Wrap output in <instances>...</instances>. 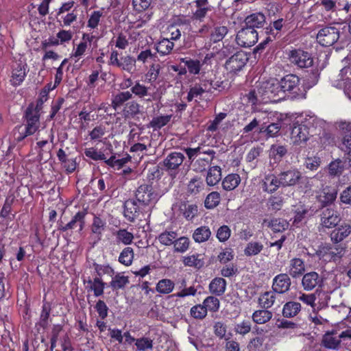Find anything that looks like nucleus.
I'll list each match as a JSON object with an SVG mask.
<instances>
[{"mask_svg": "<svg viewBox=\"0 0 351 351\" xmlns=\"http://www.w3.org/2000/svg\"><path fill=\"white\" fill-rule=\"evenodd\" d=\"M347 245L346 244H339L332 245L330 243H324L320 245L315 251V256L324 263H340L342 258L347 252Z\"/></svg>", "mask_w": 351, "mask_h": 351, "instance_id": "1", "label": "nucleus"}, {"mask_svg": "<svg viewBox=\"0 0 351 351\" xmlns=\"http://www.w3.org/2000/svg\"><path fill=\"white\" fill-rule=\"evenodd\" d=\"M135 199L149 210L150 206L154 205L158 201V193L151 184H144L140 185L136 189Z\"/></svg>", "mask_w": 351, "mask_h": 351, "instance_id": "2", "label": "nucleus"}, {"mask_svg": "<svg viewBox=\"0 0 351 351\" xmlns=\"http://www.w3.org/2000/svg\"><path fill=\"white\" fill-rule=\"evenodd\" d=\"M119 56V52L117 50H112L110 56L109 64L129 73H133L136 69V58L130 55L123 56L120 58Z\"/></svg>", "mask_w": 351, "mask_h": 351, "instance_id": "3", "label": "nucleus"}, {"mask_svg": "<svg viewBox=\"0 0 351 351\" xmlns=\"http://www.w3.org/2000/svg\"><path fill=\"white\" fill-rule=\"evenodd\" d=\"M249 58L245 52L237 51L226 60L225 69L232 76L238 75L245 66Z\"/></svg>", "mask_w": 351, "mask_h": 351, "instance_id": "4", "label": "nucleus"}, {"mask_svg": "<svg viewBox=\"0 0 351 351\" xmlns=\"http://www.w3.org/2000/svg\"><path fill=\"white\" fill-rule=\"evenodd\" d=\"M184 158L181 152H171L162 161V169L173 179L177 176Z\"/></svg>", "mask_w": 351, "mask_h": 351, "instance_id": "5", "label": "nucleus"}, {"mask_svg": "<svg viewBox=\"0 0 351 351\" xmlns=\"http://www.w3.org/2000/svg\"><path fill=\"white\" fill-rule=\"evenodd\" d=\"M287 55L291 64L298 68H308L313 65V59L311 55L302 49H291Z\"/></svg>", "mask_w": 351, "mask_h": 351, "instance_id": "6", "label": "nucleus"}, {"mask_svg": "<svg viewBox=\"0 0 351 351\" xmlns=\"http://www.w3.org/2000/svg\"><path fill=\"white\" fill-rule=\"evenodd\" d=\"M123 215L130 222H134L139 216L149 211L143 207L136 199L126 200L123 205Z\"/></svg>", "mask_w": 351, "mask_h": 351, "instance_id": "7", "label": "nucleus"}, {"mask_svg": "<svg viewBox=\"0 0 351 351\" xmlns=\"http://www.w3.org/2000/svg\"><path fill=\"white\" fill-rule=\"evenodd\" d=\"M339 38V30L334 26H326L319 30L317 40L323 47L333 45Z\"/></svg>", "mask_w": 351, "mask_h": 351, "instance_id": "8", "label": "nucleus"}, {"mask_svg": "<svg viewBox=\"0 0 351 351\" xmlns=\"http://www.w3.org/2000/svg\"><path fill=\"white\" fill-rule=\"evenodd\" d=\"M258 39L256 29L244 25L238 32L236 36L237 43L245 48H249L256 44Z\"/></svg>", "mask_w": 351, "mask_h": 351, "instance_id": "9", "label": "nucleus"}, {"mask_svg": "<svg viewBox=\"0 0 351 351\" xmlns=\"http://www.w3.org/2000/svg\"><path fill=\"white\" fill-rule=\"evenodd\" d=\"M90 228L92 234L90 239L93 240L92 245L94 246L101 240L104 233L107 229L106 220L94 215Z\"/></svg>", "mask_w": 351, "mask_h": 351, "instance_id": "10", "label": "nucleus"}, {"mask_svg": "<svg viewBox=\"0 0 351 351\" xmlns=\"http://www.w3.org/2000/svg\"><path fill=\"white\" fill-rule=\"evenodd\" d=\"M87 214L88 210L86 208H84L82 210L78 211L66 224L64 225L62 222L59 223L58 228V230L61 232H66L68 230H73L78 226L79 230H83L85 227V219Z\"/></svg>", "mask_w": 351, "mask_h": 351, "instance_id": "11", "label": "nucleus"}, {"mask_svg": "<svg viewBox=\"0 0 351 351\" xmlns=\"http://www.w3.org/2000/svg\"><path fill=\"white\" fill-rule=\"evenodd\" d=\"M291 280L288 274L281 273L272 280L271 290L276 294H285L291 289Z\"/></svg>", "mask_w": 351, "mask_h": 351, "instance_id": "12", "label": "nucleus"}, {"mask_svg": "<svg viewBox=\"0 0 351 351\" xmlns=\"http://www.w3.org/2000/svg\"><path fill=\"white\" fill-rule=\"evenodd\" d=\"M265 95L271 102L280 101L286 97L280 81L277 80L267 83L265 88Z\"/></svg>", "mask_w": 351, "mask_h": 351, "instance_id": "13", "label": "nucleus"}, {"mask_svg": "<svg viewBox=\"0 0 351 351\" xmlns=\"http://www.w3.org/2000/svg\"><path fill=\"white\" fill-rule=\"evenodd\" d=\"M341 221L339 212L332 208H326L320 215V224L325 228H332Z\"/></svg>", "mask_w": 351, "mask_h": 351, "instance_id": "14", "label": "nucleus"}, {"mask_svg": "<svg viewBox=\"0 0 351 351\" xmlns=\"http://www.w3.org/2000/svg\"><path fill=\"white\" fill-rule=\"evenodd\" d=\"M282 186H293L298 184L302 178L301 172L296 168H290L278 174Z\"/></svg>", "mask_w": 351, "mask_h": 351, "instance_id": "15", "label": "nucleus"}, {"mask_svg": "<svg viewBox=\"0 0 351 351\" xmlns=\"http://www.w3.org/2000/svg\"><path fill=\"white\" fill-rule=\"evenodd\" d=\"M309 127L305 122L299 123L295 121L293 124L291 132V138L295 144H299L302 142H306L309 136Z\"/></svg>", "mask_w": 351, "mask_h": 351, "instance_id": "16", "label": "nucleus"}, {"mask_svg": "<svg viewBox=\"0 0 351 351\" xmlns=\"http://www.w3.org/2000/svg\"><path fill=\"white\" fill-rule=\"evenodd\" d=\"M351 234V225L348 223H342L339 226H337L330 233V239L333 244L339 245L343 244L342 242L345 241Z\"/></svg>", "mask_w": 351, "mask_h": 351, "instance_id": "17", "label": "nucleus"}, {"mask_svg": "<svg viewBox=\"0 0 351 351\" xmlns=\"http://www.w3.org/2000/svg\"><path fill=\"white\" fill-rule=\"evenodd\" d=\"M337 194L338 189L336 186H326L317 196V199L322 208H327L335 202Z\"/></svg>", "mask_w": 351, "mask_h": 351, "instance_id": "18", "label": "nucleus"}, {"mask_svg": "<svg viewBox=\"0 0 351 351\" xmlns=\"http://www.w3.org/2000/svg\"><path fill=\"white\" fill-rule=\"evenodd\" d=\"M285 94L298 95L300 90V79L294 74H288L280 80Z\"/></svg>", "mask_w": 351, "mask_h": 351, "instance_id": "19", "label": "nucleus"}, {"mask_svg": "<svg viewBox=\"0 0 351 351\" xmlns=\"http://www.w3.org/2000/svg\"><path fill=\"white\" fill-rule=\"evenodd\" d=\"M149 87L141 83L140 80H136L129 91L132 93V98L134 95L145 102H151L154 100V95L149 93Z\"/></svg>", "mask_w": 351, "mask_h": 351, "instance_id": "20", "label": "nucleus"}, {"mask_svg": "<svg viewBox=\"0 0 351 351\" xmlns=\"http://www.w3.org/2000/svg\"><path fill=\"white\" fill-rule=\"evenodd\" d=\"M323 278L315 271L304 274L302 278V286L305 291H311L322 287Z\"/></svg>", "mask_w": 351, "mask_h": 351, "instance_id": "21", "label": "nucleus"}, {"mask_svg": "<svg viewBox=\"0 0 351 351\" xmlns=\"http://www.w3.org/2000/svg\"><path fill=\"white\" fill-rule=\"evenodd\" d=\"M32 113L30 109L25 110L23 115L24 118V129L26 130V133L32 134V135L36 132L40 127V116L36 114Z\"/></svg>", "mask_w": 351, "mask_h": 351, "instance_id": "22", "label": "nucleus"}, {"mask_svg": "<svg viewBox=\"0 0 351 351\" xmlns=\"http://www.w3.org/2000/svg\"><path fill=\"white\" fill-rule=\"evenodd\" d=\"M27 76L26 64L16 63L12 66L10 82L12 86H20Z\"/></svg>", "mask_w": 351, "mask_h": 351, "instance_id": "23", "label": "nucleus"}, {"mask_svg": "<svg viewBox=\"0 0 351 351\" xmlns=\"http://www.w3.org/2000/svg\"><path fill=\"white\" fill-rule=\"evenodd\" d=\"M266 23L265 15L261 12H256L247 15L244 20V25L256 29L263 28Z\"/></svg>", "mask_w": 351, "mask_h": 351, "instance_id": "24", "label": "nucleus"}, {"mask_svg": "<svg viewBox=\"0 0 351 351\" xmlns=\"http://www.w3.org/2000/svg\"><path fill=\"white\" fill-rule=\"evenodd\" d=\"M139 36V33L135 31L130 32L128 31L121 32L112 39L111 42H114L115 47L119 49H125L129 45V40H136Z\"/></svg>", "mask_w": 351, "mask_h": 351, "instance_id": "25", "label": "nucleus"}, {"mask_svg": "<svg viewBox=\"0 0 351 351\" xmlns=\"http://www.w3.org/2000/svg\"><path fill=\"white\" fill-rule=\"evenodd\" d=\"M282 186L278 176L269 173L265 176L261 182V188L264 192L273 193Z\"/></svg>", "mask_w": 351, "mask_h": 351, "instance_id": "26", "label": "nucleus"}, {"mask_svg": "<svg viewBox=\"0 0 351 351\" xmlns=\"http://www.w3.org/2000/svg\"><path fill=\"white\" fill-rule=\"evenodd\" d=\"M305 271L304 261L300 258H293L290 260L288 267V274L293 278H298L304 275Z\"/></svg>", "mask_w": 351, "mask_h": 351, "instance_id": "27", "label": "nucleus"}, {"mask_svg": "<svg viewBox=\"0 0 351 351\" xmlns=\"http://www.w3.org/2000/svg\"><path fill=\"white\" fill-rule=\"evenodd\" d=\"M57 157L67 174L75 171L77 166L76 158H68L65 152L61 148L57 152Z\"/></svg>", "mask_w": 351, "mask_h": 351, "instance_id": "28", "label": "nucleus"}, {"mask_svg": "<svg viewBox=\"0 0 351 351\" xmlns=\"http://www.w3.org/2000/svg\"><path fill=\"white\" fill-rule=\"evenodd\" d=\"M141 106L136 100L125 103L122 109V116L125 119H132L141 113Z\"/></svg>", "mask_w": 351, "mask_h": 351, "instance_id": "29", "label": "nucleus"}, {"mask_svg": "<svg viewBox=\"0 0 351 351\" xmlns=\"http://www.w3.org/2000/svg\"><path fill=\"white\" fill-rule=\"evenodd\" d=\"M174 43L170 41L165 36H161L160 39L154 43V49L160 56L169 55L174 48Z\"/></svg>", "mask_w": 351, "mask_h": 351, "instance_id": "30", "label": "nucleus"}, {"mask_svg": "<svg viewBox=\"0 0 351 351\" xmlns=\"http://www.w3.org/2000/svg\"><path fill=\"white\" fill-rule=\"evenodd\" d=\"M51 309V303L46 300L45 295L43 300V305L38 322V325L43 329L47 328L49 325V319Z\"/></svg>", "mask_w": 351, "mask_h": 351, "instance_id": "31", "label": "nucleus"}, {"mask_svg": "<svg viewBox=\"0 0 351 351\" xmlns=\"http://www.w3.org/2000/svg\"><path fill=\"white\" fill-rule=\"evenodd\" d=\"M226 280L221 277L213 278L208 286L210 292L217 296H221L224 294L226 290Z\"/></svg>", "mask_w": 351, "mask_h": 351, "instance_id": "32", "label": "nucleus"}, {"mask_svg": "<svg viewBox=\"0 0 351 351\" xmlns=\"http://www.w3.org/2000/svg\"><path fill=\"white\" fill-rule=\"evenodd\" d=\"M115 237L117 243L123 244L126 247L132 244L134 240V234L125 228H120L112 232Z\"/></svg>", "mask_w": 351, "mask_h": 351, "instance_id": "33", "label": "nucleus"}, {"mask_svg": "<svg viewBox=\"0 0 351 351\" xmlns=\"http://www.w3.org/2000/svg\"><path fill=\"white\" fill-rule=\"evenodd\" d=\"M87 283L89 285L88 291H93L95 297H99L104 294L106 283L103 281L102 278L95 277L93 279H89Z\"/></svg>", "mask_w": 351, "mask_h": 351, "instance_id": "34", "label": "nucleus"}, {"mask_svg": "<svg viewBox=\"0 0 351 351\" xmlns=\"http://www.w3.org/2000/svg\"><path fill=\"white\" fill-rule=\"evenodd\" d=\"M111 281L109 283V287L113 291H118L120 289H124L125 287L130 283L129 277L124 276L121 273H117L114 274Z\"/></svg>", "mask_w": 351, "mask_h": 351, "instance_id": "35", "label": "nucleus"}, {"mask_svg": "<svg viewBox=\"0 0 351 351\" xmlns=\"http://www.w3.org/2000/svg\"><path fill=\"white\" fill-rule=\"evenodd\" d=\"M301 308V304L298 302H287L282 307V315L286 318L294 317L300 312Z\"/></svg>", "mask_w": 351, "mask_h": 351, "instance_id": "36", "label": "nucleus"}, {"mask_svg": "<svg viewBox=\"0 0 351 351\" xmlns=\"http://www.w3.org/2000/svg\"><path fill=\"white\" fill-rule=\"evenodd\" d=\"M204 189V183L202 178L195 176L191 179L187 184L186 193L189 195L195 196Z\"/></svg>", "mask_w": 351, "mask_h": 351, "instance_id": "37", "label": "nucleus"}, {"mask_svg": "<svg viewBox=\"0 0 351 351\" xmlns=\"http://www.w3.org/2000/svg\"><path fill=\"white\" fill-rule=\"evenodd\" d=\"M276 293L273 291H267L261 293L258 299V303L262 308L269 309L275 303Z\"/></svg>", "mask_w": 351, "mask_h": 351, "instance_id": "38", "label": "nucleus"}, {"mask_svg": "<svg viewBox=\"0 0 351 351\" xmlns=\"http://www.w3.org/2000/svg\"><path fill=\"white\" fill-rule=\"evenodd\" d=\"M344 131L343 145L345 146L344 151L348 155V159L351 162V123H342L340 125Z\"/></svg>", "mask_w": 351, "mask_h": 351, "instance_id": "39", "label": "nucleus"}, {"mask_svg": "<svg viewBox=\"0 0 351 351\" xmlns=\"http://www.w3.org/2000/svg\"><path fill=\"white\" fill-rule=\"evenodd\" d=\"M132 99V93L130 91H122L115 95L111 101V106L114 110H117L121 106L123 107L124 104Z\"/></svg>", "mask_w": 351, "mask_h": 351, "instance_id": "40", "label": "nucleus"}, {"mask_svg": "<svg viewBox=\"0 0 351 351\" xmlns=\"http://www.w3.org/2000/svg\"><path fill=\"white\" fill-rule=\"evenodd\" d=\"M180 62L184 63L188 69V72L194 75H198L200 73L203 65L199 60L190 58H180Z\"/></svg>", "mask_w": 351, "mask_h": 351, "instance_id": "41", "label": "nucleus"}, {"mask_svg": "<svg viewBox=\"0 0 351 351\" xmlns=\"http://www.w3.org/2000/svg\"><path fill=\"white\" fill-rule=\"evenodd\" d=\"M273 313L268 309H259L255 311L252 315V320L257 324H264L272 318Z\"/></svg>", "mask_w": 351, "mask_h": 351, "instance_id": "42", "label": "nucleus"}, {"mask_svg": "<svg viewBox=\"0 0 351 351\" xmlns=\"http://www.w3.org/2000/svg\"><path fill=\"white\" fill-rule=\"evenodd\" d=\"M221 179V170L219 166L210 167L208 171L206 181L208 185L215 186Z\"/></svg>", "mask_w": 351, "mask_h": 351, "instance_id": "43", "label": "nucleus"}, {"mask_svg": "<svg viewBox=\"0 0 351 351\" xmlns=\"http://www.w3.org/2000/svg\"><path fill=\"white\" fill-rule=\"evenodd\" d=\"M211 236V231L209 227L202 226L197 228L193 233V239L196 243H203L209 239Z\"/></svg>", "mask_w": 351, "mask_h": 351, "instance_id": "44", "label": "nucleus"}, {"mask_svg": "<svg viewBox=\"0 0 351 351\" xmlns=\"http://www.w3.org/2000/svg\"><path fill=\"white\" fill-rule=\"evenodd\" d=\"M241 182V177L237 173L227 175L222 181L223 189L226 191H232L238 186Z\"/></svg>", "mask_w": 351, "mask_h": 351, "instance_id": "45", "label": "nucleus"}, {"mask_svg": "<svg viewBox=\"0 0 351 351\" xmlns=\"http://www.w3.org/2000/svg\"><path fill=\"white\" fill-rule=\"evenodd\" d=\"M134 258V252L132 247H125L121 252L118 261L125 267L132 265Z\"/></svg>", "mask_w": 351, "mask_h": 351, "instance_id": "46", "label": "nucleus"}, {"mask_svg": "<svg viewBox=\"0 0 351 351\" xmlns=\"http://www.w3.org/2000/svg\"><path fill=\"white\" fill-rule=\"evenodd\" d=\"M175 287V283L173 280L168 278L160 280L156 286V291L162 295L169 294L173 291Z\"/></svg>", "mask_w": 351, "mask_h": 351, "instance_id": "47", "label": "nucleus"}, {"mask_svg": "<svg viewBox=\"0 0 351 351\" xmlns=\"http://www.w3.org/2000/svg\"><path fill=\"white\" fill-rule=\"evenodd\" d=\"M172 118L171 114L160 115L154 117L149 123L148 127L154 130H158L167 125Z\"/></svg>", "mask_w": 351, "mask_h": 351, "instance_id": "48", "label": "nucleus"}, {"mask_svg": "<svg viewBox=\"0 0 351 351\" xmlns=\"http://www.w3.org/2000/svg\"><path fill=\"white\" fill-rule=\"evenodd\" d=\"M93 267L97 274L95 277H99L101 278L104 275H108L112 277L115 273L114 269L108 264L101 265L94 262L93 263Z\"/></svg>", "mask_w": 351, "mask_h": 351, "instance_id": "49", "label": "nucleus"}, {"mask_svg": "<svg viewBox=\"0 0 351 351\" xmlns=\"http://www.w3.org/2000/svg\"><path fill=\"white\" fill-rule=\"evenodd\" d=\"M283 21V19H279L274 21L266 28V33L271 36L273 39H276L277 37H280L279 32L282 29Z\"/></svg>", "mask_w": 351, "mask_h": 351, "instance_id": "50", "label": "nucleus"}, {"mask_svg": "<svg viewBox=\"0 0 351 351\" xmlns=\"http://www.w3.org/2000/svg\"><path fill=\"white\" fill-rule=\"evenodd\" d=\"M263 245L261 242L250 241L244 249V254L247 256H252L258 255L263 250Z\"/></svg>", "mask_w": 351, "mask_h": 351, "instance_id": "51", "label": "nucleus"}, {"mask_svg": "<svg viewBox=\"0 0 351 351\" xmlns=\"http://www.w3.org/2000/svg\"><path fill=\"white\" fill-rule=\"evenodd\" d=\"M215 158L212 156H202L199 158L194 162V167L196 171L202 172L205 171L211 164V162Z\"/></svg>", "mask_w": 351, "mask_h": 351, "instance_id": "52", "label": "nucleus"}, {"mask_svg": "<svg viewBox=\"0 0 351 351\" xmlns=\"http://www.w3.org/2000/svg\"><path fill=\"white\" fill-rule=\"evenodd\" d=\"M340 338L333 337L331 334L327 333L324 335L322 339V345L328 349L336 350L340 345Z\"/></svg>", "mask_w": 351, "mask_h": 351, "instance_id": "53", "label": "nucleus"}, {"mask_svg": "<svg viewBox=\"0 0 351 351\" xmlns=\"http://www.w3.org/2000/svg\"><path fill=\"white\" fill-rule=\"evenodd\" d=\"M205 93V90L201 86L200 84H196L191 87L186 97L189 102L192 101L193 99L197 101L201 99L202 95Z\"/></svg>", "mask_w": 351, "mask_h": 351, "instance_id": "54", "label": "nucleus"}, {"mask_svg": "<svg viewBox=\"0 0 351 351\" xmlns=\"http://www.w3.org/2000/svg\"><path fill=\"white\" fill-rule=\"evenodd\" d=\"M183 263L185 266L193 267L197 269L202 268L204 265V261L199 258V254L185 256L183 260Z\"/></svg>", "mask_w": 351, "mask_h": 351, "instance_id": "55", "label": "nucleus"}, {"mask_svg": "<svg viewBox=\"0 0 351 351\" xmlns=\"http://www.w3.org/2000/svg\"><path fill=\"white\" fill-rule=\"evenodd\" d=\"M268 226L274 232H282L288 228L289 223L283 219H273L269 223Z\"/></svg>", "mask_w": 351, "mask_h": 351, "instance_id": "56", "label": "nucleus"}, {"mask_svg": "<svg viewBox=\"0 0 351 351\" xmlns=\"http://www.w3.org/2000/svg\"><path fill=\"white\" fill-rule=\"evenodd\" d=\"M177 236L176 232L165 231L158 235V239L162 245L169 246L173 244Z\"/></svg>", "mask_w": 351, "mask_h": 351, "instance_id": "57", "label": "nucleus"}, {"mask_svg": "<svg viewBox=\"0 0 351 351\" xmlns=\"http://www.w3.org/2000/svg\"><path fill=\"white\" fill-rule=\"evenodd\" d=\"M221 199L220 194L217 191L210 193L204 200V206L207 209H213L217 207Z\"/></svg>", "mask_w": 351, "mask_h": 351, "instance_id": "58", "label": "nucleus"}, {"mask_svg": "<svg viewBox=\"0 0 351 351\" xmlns=\"http://www.w3.org/2000/svg\"><path fill=\"white\" fill-rule=\"evenodd\" d=\"M135 346L138 351L152 350L154 346V341L149 337H143L136 339Z\"/></svg>", "mask_w": 351, "mask_h": 351, "instance_id": "59", "label": "nucleus"}, {"mask_svg": "<svg viewBox=\"0 0 351 351\" xmlns=\"http://www.w3.org/2000/svg\"><path fill=\"white\" fill-rule=\"evenodd\" d=\"M190 315L196 319H203L207 315V308L203 304H196L191 308Z\"/></svg>", "mask_w": 351, "mask_h": 351, "instance_id": "60", "label": "nucleus"}, {"mask_svg": "<svg viewBox=\"0 0 351 351\" xmlns=\"http://www.w3.org/2000/svg\"><path fill=\"white\" fill-rule=\"evenodd\" d=\"M227 33L228 28L226 26L216 27L210 34V40L213 43H217L222 40Z\"/></svg>", "mask_w": 351, "mask_h": 351, "instance_id": "61", "label": "nucleus"}, {"mask_svg": "<svg viewBox=\"0 0 351 351\" xmlns=\"http://www.w3.org/2000/svg\"><path fill=\"white\" fill-rule=\"evenodd\" d=\"M189 239L186 237L176 239L173 243L174 251L177 252H185L189 247Z\"/></svg>", "mask_w": 351, "mask_h": 351, "instance_id": "62", "label": "nucleus"}, {"mask_svg": "<svg viewBox=\"0 0 351 351\" xmlns=\"http://www.w3.org/2000/svg\"><path fill=\"white\" fill-rule=\"evenodd\" d=\"M157 58L156 53H152L150 49L141 50L137 55L136 61L142 64L147 63L149 60H156Z\"/></svg>", "mask_w": 351, "mask_h": 351, "instance_id": "63", "label": "nucleus"}, {"mask_svg": "<svg viewBox=\"0 0 351 351\" xmlns=\"http://www.w3.org/2000/svg\"><path fill=\"white\" fill-rule=\"evenodd\" d=\"M203 306L207 308V311L215 313L218 311L220 306V302L218 298L215 296H208L203 302Z\"/></svg>", "mask_w": 351, "mask_h": 351, "instance_id": "64", "label": "nucleus"}]
</instances>
